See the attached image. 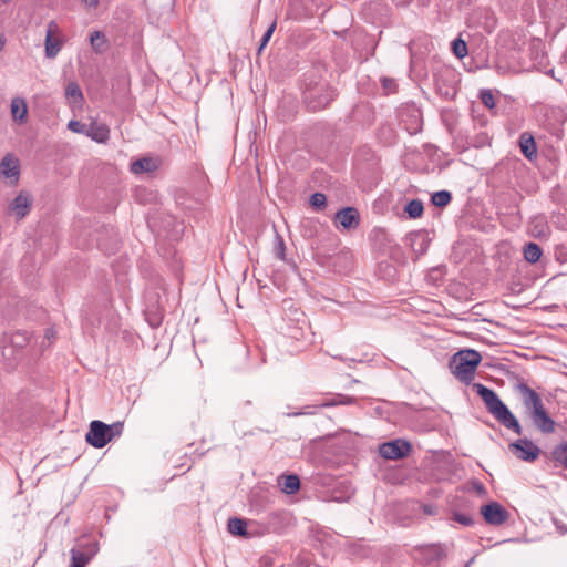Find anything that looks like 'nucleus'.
<instances>
[{"label":"nucleus","mask_w":567,"mask_h":567,"mask_svg":"<svg viewBox=\"0 0 567 567\" xmlns=\"http://www.w3.org/2000/svg\"><path fill=\"white\" fill-rule=\"evenodd\" d=\"M539 221H540V225H542L543 228L546 227V223L544 221L543 218H539Z\"/></svg>","instance_id":"42"},{"label":"nucleus","mask_w":567,"mask_h":567,"mask_svg":"<svg viewBox=\"0 0 567 567\" xmlns=\"http://www.w3.org/2000/svg\"><path fill=\"white\" fill-rule=\"evenodd\" d=\"M158 167L157 162L151 157H143L131 164V172L134 174L152 173Z\"/></svg>","instance_id":"16"},{"label":"nucleus","mask_w":567,"mask_h":567,"mask_svg":"<svg viewBox=\"0 0 567 567\" xmlns=\"http://www.w3.org/2000/svg\"><path fill=\"white\" fill-rule=\"evenodd\" d=\"M452 51L458 58L462 59L467 55V44L461 38H457L452 43Z\"/></svg>","instance_id":"27"},{"label":"nucleus","mask_w":567,"mask_h":567,"mask_svg":"<svg viewBox=\"0 0 567 567\" xmlns=\"http://www.w3.org/2000/svg\"><path fill=\"white\" fill-rule=\"evenodd\" d=\"M30 207L31 198L24 193H20L10 205L11 210L19 219L24 218L29 214Z\"/></svg>","instance_id":"14"},{"label":"nucleus","mask_w":567,"mask_h":567,"mask_svg":"<svg viewBox=\"0 0 567 567\" xmlns=\"http://www.w3.org/2000/svg\"><path fill=\"white\" fill-rule=\"evenodd\" d=\"M123 423L122 422H114L112 424H106V431H107V434L110 435V442L114 439V437H117L122 434L123 432Z\"/></svg>","instance_id":"29"},{"label":"nucleus","mask_w":567,"mask_h":567,"mask_svg":"<svg viewBox=\"0 0 567 567\" xmlns=\"http://www.w3.org/2000/svg\"><path fill=\"white\" fill-rule=\"evenodd\" d=\"M68 128L74 133H81L86 135L87 126L80 121L71 120L68 123Z\"/></svg>","instance_id":"33"},{"label":"nucleus","mask_w":567,"mask_h":567,"mask_svg":"<svg viewBox=\"0 0 567 567\" xmlns=\"http://www.w3.org/2000/svg\"><path fill=\"white\" fill-rule=\"evenodd\" d=\"M482 361V355L478 351L466 349L456 352L451 361L450 369L455 378L465 383L470 384L475 375V371Z\"/></svg>","instance_id":"3"},{"label":"nucleus","mask_w":567,"mask_h":567,"mask_svg":"<svg viewBox=\"0 0 567 567\" xmlns=\"http://www.w3.org/2000/svg\"><path fill=\"white\" fill-rule=\"evenodd\" d=\"M423 203L419 199H412L410 200L406 206H405V213L411 217V218H419L422 216L423 214Z\"/></svg>","instance_id":"23"},{"label":"nucleus","mask_w":567,"mask_h":567,"mask_svg":"<svg viewBox=\"0 0 567 567\" xmlns=\"http://www.w3.org/2000/svg\"><path fill=\"white\" fill-rule=\"evenodd\" d=\"M472 486H473V489L477 494H480V495H485L486 494V488H485V486L481 482L475 481V482H473Z\"/></svg>","instance_id":"35"},{"label":"nucleus","mask_w":567,"mask_h":567,"mask_svg":"<svg viewBox=\"0 0 567 567\" xmlns=\"http://www.w3.org/2000/svg\"><path fill=\"white\" fill-rule=\"evenodd\" d=\"M278 483L281 491L288 495L295 494L300 488V480L296 474L280 476Z\"/></svg>","instance_id":"17"},{"label":"nucleus","mask_w":567,"mask_h":567,"mask_svg":"<svg viewBox=\"0 0 567 567\" xmlns=\"http://www.w3.org/2000/svg\"><path fill=\"white\" fill-rule=\"evenodd\" d=\"M480 99L486 107L493 109L495 106L494 95L489 90H482L480 93Z\"/></svg>","instance_id":"31"},{"label":"nucleus","mask_w":567,"mask_h":567,"mask_svg":"<svg viewBox=\"0 0 567 567\" xmlns=\"http://www.w3.org/2000/svg\"><path fill=\"white\" fill-rule=\"evenodd\" d=\"M513 389L519 394L526 414L536 430L543 434L556 431V422L547 412L540 395L532 389L523 378H515Z\"/></svg>","instance_id":"1"},{"label":"nucleus","mask_w":567,"mask_h":567,"mask_svg":"<svg viewBox=\"0 0 567 567\" xmlns=\"http://www.w3.org/2000/svg\"><path fill=\"white\" fill-rule=\"evenodd\" d=\"M47 337H51V331L50 330H47Z\"/></svg>","instance_id":"43"},{"label":"nucleus","mask_w":567,"mask_h":567,"mask_svg":"<svg viewBox=\"0 0 567 567\" xmlns=\"http://www.w3.org/2000/svg\"><path fill=\"white\" fill-rule=\"evenodd\" d=\"M473 388L485 403L487 411L494 416L496 421H498L507 430L513 431L515 434H522L523 429L518 420L511 412L507 405L499 399L495 391L481 383H475Z\"/></svg>","instance_id":"2"},{"label":"nucleus","mask_w":567,"mask_h":567,"mask_svg":"<svg viewBox=\"0 0 567 567\" xmlns=\"http://www.w3.org/2000/svg\"><path fill=\"white\" fill-rule=\"evenodd\" d=\"M508 449L517 458L525 462H533L540 454V449L528 439H519L511 443Z\"/></svg>","instance_id":"6"},{"label":"nucleus","mask_w":567,"mask_h":567,"mask_svg":"<svg viewBox=\"0 0 567 567\" xmlns=\"http://www.w3.org/2000/svg\"><path fill=\"white\" fill-rule=\"evenodd\" d=\"M6 43V39L2 34H0V52L3 50Z\"/></svg>","instance_id":"40"},{"label":"nucleus","mask_w":567,"mask_h":567,"mask_svg":"<svg viewBox=\"0 0 567 567\" xmlns=\"http://www.w3.org/2000/svg\"><path fill=\"white\" fill-rule=\"evenodd\" d=\"M523 254L526 261L535 264L540 259L543 252L537 244L528 243L524 246Z\"/></svg>","instance_id":"21"},{"label":"nucleus","mask_w":567,"mask_h":567,"mask_svg":"<svg viewBox=\"0 0 567 567\" xmlns=\"http://www.w3.org/2000/svg\"><path fill=\"white\" fill-rule=\"evenodd\" d=\"M0 172L7 178H18L20 174L19 161L11 155H6L0 162Z\"/></svg>","instance_id":"15"},{"label":"nucleus","mask_w":567,"mask_h":567,"mask_svg":"<svg viewBox=\"0 0 567 567\" xmlns=\"http://www.w3.org/2000/svg\"><path fill=\"white\" fill-rule=\"evenodd\" d=\"M228 532L233 535L245 536L247 534V524L244 519L233 517L228 519Z\"/></svg>","instance_id":"22"},{"label":"nucleus","mask_w":567,"mask_h":567,"mask_svg":"<svg viewBox=\"0 0 567 567\" xmlns=\"http://www.w3.org/2000/svg\"><path fill=\"white\" fill-rule=\"evenodd\" d=\"M62 45H63V42L60 39L50 37V35H45V40H44L45 56L48 59H54L59 54Z\"/></svg>","instance_id":"20"},{"label":"nucleus","mask_w":567,"mask_h":567,"mask_svg":"<svg viewBox=\"0 0 567 567\" xmlns=\"http://www.w3.org/2000/svg\"><path fill=\"white\" fill-rule=\"evenodd\" d=\"M453 519L455 522L460 523L463 526H467L468 527V526L474 525L473 516L467 515V514H462V513L455 512L453 514Z\"/></svg>","instance_id":"32"},{"label":"nucleus","mask_w":567,"mask_h":567,"mask_svg":"<svg viewBox=\"0 0 567 567\" xmlns=\"http://www.w3.org/2000/svg\"><path fill=\"white\" fill-rule=\"evenodd\" d=\"M310 205L316 210H322L327 205V197L322 193H315L310 196Z\"/></svg>","instance_id":"28"},{"label":"nucleus","mask_w":567,"mask_h":567,"mask_svg":"<svg viewBox=\"0 0 567 567\" xmlns=\"http://www.w3.org/2000/svg\"><path fill=\"white\" fill-rule=\"evenodd\" d=\"M99 551L96 542L80 543L70 551L71 564L69 567H85Z\"/></svg>","instance_id":"5"},{"label":"nucleus","mask_w":567,"mask_h":567,"mask_svg":"<svg viewBox=\"0 0 567 567\" xmlns=\"http://www.w3.org/2000/svg\"><path fill=\"white\" fill-rule=\"evenodd\" d=\"M60 31L59 25L55 21H50L48 23L47 33L45 35L54 37V34H58Z\"/></svg>","instance_id":"34"},{"label":"nucleus","mask_w":567,"mask_h":567,"mask_svg":"<svg viewBox=\"0 0 567 567\" xmlns=\"http://www.w3.org/2000/svg\"><path fill=\"white\" fill-rule=\"evenodd\" d=\"M86 136L97 143H106L110 140V128L104 123L92 122L86 130Z\"/></svg>","instance_id":"13"},{"label":"nucleus","mask_w":567,"mask_h":567,"mask_svg":"<svg viewBox=\"0 0 567 567\" xmlns=\"http://www.w3.org/2000/svg\"><path fill=\"white\" fill-rule=\"evenodd\" d=\"M518 142L520 152L528 161H534L537 158V145L534 136L529 132H523Z\"/></svg>","instance_id":"12"},{"label":"nucleus","mask_w":567,"mask_h":567,"mask_svg":"<svg viewBox=\"0 0 567 567\" xmlns=\"http://www.w3.org/2000/svg\"><path fill=\"white\" fill-rule=\"evenodd\" d=\"M481 514L485 522L493 526H499L507 522L509 513L499 503L491 502L481 507Z\"/></svg>","instance_id":"10"},{"label":"nucleus","mask_w":567,"mask_h":567,"mask_svg":"<svg viewBox=\"0 0 567 567\" xmlns=\"http://www.w3.org/2000/svg\"><path fill=\"white\" fill-rule=\"evenodd\" d=\"M276 29V22H272L269 28L266 30V32L264 33L261 40H260V43H259V48H258V51L257 53L260 54L261 51L265 49V47L267 45V43L269 42L270 38L272 37V33Z\"/></svg>","instance_id":"30"},{"label":"nucleus","mask_w":567,"mask_h":567,"mask_svg":"<svg viewBox=\"0 0 567 567\" xmlns=\"http://www.w3.org/2000/svg\"><path fill=\"white\" fill-rule=\"evenodd\" d=\"M90 42L95 52H102L105 47L106 39L102 32L94 31L90 34Z\"/></svg>","instance_id":"25"},{"label":"nucleus","mask_w":567,"mask_h":567,"mask_svg":"<svg viewBox=\"0 0 567 567\" xmlns=\"http://www.w3.org/2000/svg\"><path fill=\"white\" fill-rule=\"evenodd\" d=\"M334 219L344 229H353L359 226L360 216L354 207H346L336 213Z\"/></svg>","instance_id":"11"},{"label":"nucleus","mask_w":567,"mask_h":567,"mask_svg":"<svg viewBox=\"0 0 567 567\" xmlns=\"http://www.w3.org/2000/svg\"><path fill=\"white\" fill-rule=\"evenodd\" d=\"M411 451V445L404 440H394L383 443L379 447V453L386 460H399L405 457Z\"/></svg>","instance_id":"9"},{"label":"nucleus","mask_w":567,"mask_h":567,"mask_svg":"<svg viewBox=\"0 0 567 567\" xmlns=\"http://www.w3.org/2000/svg\"><path fill=\"white\" fill-rule=\"evenodd\" d=\"M87 444L95 449H102L110 442V435L106 431V423L94 420L90 423L89 431L85 434Z\"/></svg>","instance_id":"8"},{"label":"nucleus","mask_w":567,"mask_h":567,"mask_svg":"<svg viewBox=\"0 0 567 567\" xmlns=\"http://www.w3.org/2000/svg\"><path fill=\"white\" fill-rule=\"evenodd\" d=\"M551 461L556 466H561L567 470V441H564L556 446L550 452Z\"/></svg>","instance_id":"18"},{"label":"nucleus","mask_w":567,"mask_h":567,"mask_svg":"<svg viewBox=\"0 0 567 567\" xmlns=\"http://www.w3.org/2000/svg\"><path fill=\"white\" fill-rule=\"evenodd\" d=\"M424 512L426 514H433V509L430 506H427V505L424 507Z\"/></svg>","instance_id":"41"},{"label":"nucleus","mask_w":567,"mask_h":567,"mask_svg":"<svg viewBox=\"0 0 567 567\" xmlns=\"http://www.w3.org/2000/svg\"><path fill=\"white\" fill-rule=\"evenodd\" d=\"M452 199V195L449 190H439L432 195V204L436 207H445Z\"/></svg>","instance_id":"24"},{"label":"nucleus","mask_w":567,"mask_h":567,"mask_svg":"<svg viewBox=\"0 0 567 567\" xmlns=\"http://www.w3.org/2000/svg\"><path fill=\"white\" fill-rule=\"evenodd\" d=\"M357 402L354 396L346 395V394H336L333 399L324 401L317 405H307L301 411L288 413V416H301V415H313L317 413L318 408H332L337 405H351Z\"/></svg>","instance_id":"7"},{"label":"nucleus","mask_w":567,"mask_h":567,"mask_svg":"<svg viewBox=\"0 0 567 567\" xmlns=\"http://www.w3.org/2000/svg\"><path fill=\"white\" fill-rule=\"evenodd\" d=\"M278 241V249H277V256L282 259L284 258V250H285V244L280 236H277Z\"/></svg>","instance_id":"36"},{"label":"nucleus","mask_w":567,"mask_h":567,"mask_svg":"<svg viewBox=\"0 0 567 567\" xmlns=\"http://www.w3.org/2000/svg\"><path fill=\"white\" fill-rule=\"evenodd\" d=\"M382 85L384 89L390 90L394 85V81L392 79L384 78L382 80Z\"/></svg>","instance_id":"38"},{"label":"nucleus","mask_w":567,"mask_h":567,"mask_svg":"<svg viewBox=\"0 0 567 567\" xmlns=\"http://www.w3.org/2000/svg\"><path fill=\"white\" fill-rule=\"evenodd\" d=\"M11 114L12 117L20 123L25 121L27 114H28V106L25 103V100L22 97H14L11 101Z\"/></svg>","instance_id":"19"},{"label":"nucleus","mask_w":567,"mask_h":567,"mask_svg":"<svg viewBox=\"0 0 567 567\" xmlns=\"http://www.w3.org/2000/svg\"><path fill=\"white\" fill-rule=\"evenodd\" d=\"M65 96L73 99L75 103H80L83 100L82 91L75 82L68 83L65 87Z\"/></svg>","instance_id":"26"},{"label":"nucleus","mask_w":567,"mask_h":567,"mask_svg":"<svg viewBox=\"0 0 567 567\" xmlns=\"http://www.w3.org/2000/svg\"><path fill=\"white\" fill-rule=\"evenodd\" d=\"M430 550L433 553L435 558H441L443 556V549L440 546H432Z\"/></svg>","instance_id":"37"},{"label":"nucleus","mask_w":567,"mask_h":567,"mask_svg":"<svg viewBox=\"0 0 567 567\" xmlns=\"http://www.w3.org/2000/svg\"><path fill=\"white\" fill-rule=\"evenodd\" d=\"M89 7H96L100 0H83Z\"/></svg>","instance_id":"39"},{"label":"nucleus","mask_w":567,"mask_h":567,"mask_svg":"<svg viewBox=\"0 0 567 567\" xmlns=\"http://www.w3.org/2000/svg\"><path fill=\"white\" fill-rule=\"evenodd\" d=\"M303 99L310 110L318 111L330 104L334 99V91L326 81L310 82L306 84Z\"/></svg>","instance_id":"4"}]
</instances>
